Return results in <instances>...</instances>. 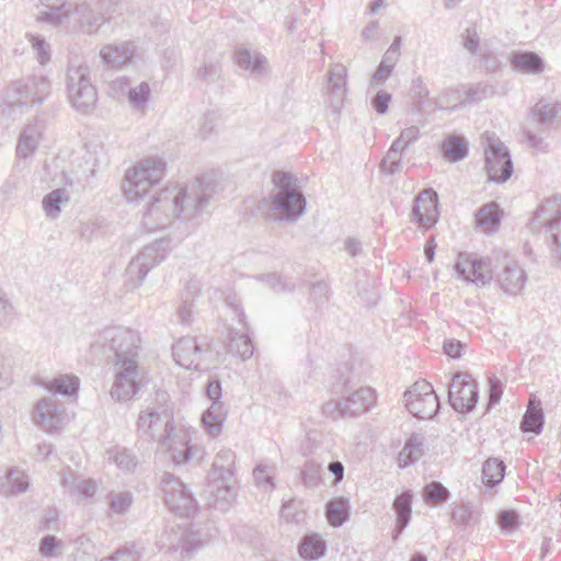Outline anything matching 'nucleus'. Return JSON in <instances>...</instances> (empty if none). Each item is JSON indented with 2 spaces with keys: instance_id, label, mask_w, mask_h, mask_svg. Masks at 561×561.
<instances>
[{
  "instance_id": "nucleus-17",
  "label": "nucleus",
  "mask_w": 561,
  "mask_h": 561,
  "mask_svg": "<svg viewBox=\"0 0 561 561\" xmlns=\"http://www.w3.org/2000/svg\"><path fill=\"white\" fill-rule=\"evenodd\" d=\"M116 375L111 389V397L115 401L131 400L140 389L138 363L128 362L127 365H115Z\"/></svg>"
},
{
  "instance_id": "nucleus-56",
  "label": "nucleus",
  "mask_w": 561,
  "mask_h": 561,
  "mask_svg": "<svg viewBox=\"0 0 561 561\" xmlns=\"http://www.w3.org/2000/svg\"><path fill=\"white\" fill-rule=\"evenodd\" d=\"M402 156L403 154H401V152L393 153L391 151H387L380 162L381 172L388 175L396 174L400 170Z\"/></svg>"
},
{
  "instance_id": "nucleus-42",
  "label": "nucleus",
  "mask_w": 561,
  "mask_h": 561,
  "mask_svg": "<svg viewBox=\"0 0 561 561\" xmlns=\"http://www.w3.org/2000/svg\"><path fill=\"white\" fill-rule=\"evenodd\" d=\"M69 201V195L65 188H56L44 196L43 209L46 216L50 219H56L61 211V204Z\"/></svg>"
},
{
  "instance_id": "nucleus-10",
  "label": "nucleus",
  "mask_w": 561,
  "mask_h": 561,
  "mask_svg": "<svg viewBox=\"0 0 561 561\" xmlns=\"http://www.w3.org/2000/svg\"><path fill=\"white\" fill-rule=\"evenodd\" d=\"M67 90L69 100L77 111L88 113L95 107L98 93L91 83L87 65H70L68 67Z\"/></svg>"
},
{
  "instance_id": "nucleus-15",
  "label": "nucleus",
  "mask_w": 561,
  "mask_h": 561,
  "mask_svg": "<svg viewBox=\"0 0 561 561\" xmlns=\"http://www.w3.org/2000/svg\"><path fill=\"white\" fill-rule=\"evenodd\" d=\"M489 181L505 183L513 174V162L508 148L500 140L488 138L484 152Z\"/></svg>"
},
{
  "instance_id": "nucleus-31",
  "label": "nucleus",
  "mask_w": 561,
  "mask_h": 561,
  "mask_svg": "<svg viewBox=\"0 0 561 561\" xmlns=\"http://www.w3.org/2000/svg\"><path fill=\"white\" fill-rule=\"evenodd\" d=\"M236 62L244 70L250 71L253 75L261 76L265 72L266 58L256 53L254 55L248 48L239 47L236 50Z\"/></svg>"
},
{
  "instance_id": "nucleus-54",
  "label": "nucleus",
  "mask_w": 561,
  "mask_h": 561,
  "mask_svg": "<svg viewBox=\"0 0 561 561\" xmlns=\"http://www.w3.org/2000/svg\"><path fill=\"white\" fill-rule=\"evenodd\" d=\"M253 478L260 488H264L265 490H273L275 486L273 468L267 465L259 463L253 470Z\"/></svg>"
},
{
  "instance_id": "nucleus-35",
  "label": "nucleus",
  "mask_w": 561,
  "mask_h": 561,
  "mask_svg": "<svg viewBox=\"0 0 561 561\" xmlns=\"http://www.w3.org/2000/svg\"><path fill=\"white\" fill-rule=\"evenodd\" d=\"M325 516L333 527H341L350 518V502L345 497H336L328 502Z\"/></svg>"
},
{
  "instance_id": "nucleus-59",
  "label": "nucleus",
  "mask_w": 561,
  "mask_h": 561,
  "mask_svg": "<svg viewBox=\"0 0 561 561\" xmlns=\"http://www.w3.org/2000/svg\"><path fill=\"white\" fill-rule=\"evenodd\" d=\"M14 307L0 289V325H9L14 319Z\"/></svg>"
},
{
  "instance_id": "nucleus-55",
  "label": "nucleus",
  "mask_w": 561,
  "mask_h": 561,
  "mask_svg": "<svg viewBox=\"0 0 561 561\" xmlns=\"http://www.w3.org/2000/svg\"><path fill=\"white\" fill-rule=\"evenodd\" d=\"M463 47L474 56H478L480 50V36L474 26L467 27L461 35Z\"/></svg>"
},
{
  "instance_id": "nucleus-25",
  "label": "nucleus",
  "mask_w": 561,
  "mask_h": 561,
  "mask_svg": "<svg viewBox=\"0 0 561 561\" xmlns=\"http://www.w3.org/2000/svg\"><path fill=\"white\" fill-rule=\"evenodd\" d=\"M412 499L413 493L411 490L403 491L398 495L392 504V508L396 513V526L392 530V540L397 541L409 525L412 514Z\"/></svg>"
},
{
  "instance_id": "nucleus-2",
  "label": "nucleus",
  "mask_w": 561,
  "mask_h": 561,
  "mask_svg": "<svg viewBox=\"0 0 561 561\" xmlns=\"http://www.w3.org/2000/svg\"><path fill=\"white\" fill-rule=\"evenodd\" d=\"M274 188L261 201V208L266 209L264 218L273 222H296L307 207L306 197L295 175L276 171L272 178Z\"/></svg>"
},
{
  "instance_id": "nucleus-33",
  "label": "nucleus",
  "mask_w": 561,
  "mask_h": 561,
  "mask_svg": "<svg viewBox=\"0 0 561 561\" xmlns=\"http://www.w3.org/2000/svg\"><path fill=\"white\" fill-rule=\"evenodd\" d=\"M227 417V411L224 404H211L203 414V425L205 431L211 437H217L221 432Z\"/></svg>"
},
{
  "instance_id": "nucleus-26",
  "label": "nucleus",
  "mask_w": 561,
  "mask_h": 561,
  "mask_svg": "<svg viewBox=\"0 0 561 561\" xmlns=\"http://www.w3.org/2000/svg\"><path fill=\"white\" fill-rule=\"evenodd\" d=\"M526 279L525 271L516 263L507 264L497 275V283L501 289L512 296H516L522 291Z\"/></svg>"
},
{
  "instance_id": "nucleus-8",
  "label": "nucleus",
  "mask_w": 561,
  "mask_h": 561,
  "mask_svg": "<svg viewBox=\"0 0 561 561\" xmlns=\"http://www.w3.org/2000/svg\"><path fill=\"white\" fill-rule=\"evenodd\" d=\"M377 401V393L370 387L345 390L337 400H330L322 405L325 416L333 420L354 419L368 412Z\"/></svg>"
},
{
  "instance_id": "nucleus-5",
  "label": "nucleus",
  "mask_w": 561,
  "mask_h": 561,
  "mask_svg": "<svg viewBox=\"0 0 561 561\" xmlns=\"http://www.w3.org/2000/svg\"><path fill=\"white\" fill-rule=\"evenodd\" d=\"M169 394L165 391L156 392V405L140 411L137 420V435L139 439L148 443H160V436L175 427L173 409L169 404Z\"/></svg>"
},
{
  "instance_id": "nucleus-58",
  "label": "nucleus",
  "mask_w": 561,
  "mask_h": 561,
  "mask_svg": "<svg viewBox=\"0 0 561 561\" xmlns=\"http://www.w3.org/2000/svg\"><path fill=\"white\" fill-rule=\"evenodd\" d=\"M130 88V80L126 76H119L112 80L108 84L110 94L116 99L127 96Z\"/></svg>"
},
{
  "instance_id": "nucleus-11",
  "label": "nucleus",
  "mask_w": 561,
  "mask_h": 561,
  "mask_svg": "<svg viewBox=\"0 0 561 561\" xmlns=\"http://www.w3.org/2000/svg\"><path fill=\"white\" fill-rule=\"evenodd\" d=\"M165 505L180 517L188 518L196 512L197 502L187 486L174 474L165 472L161 478Z\"/></svg>"
},
{
  "instance_id": "nucleus-23",
  "label": "nucleus",
  "mask_w": 561,
  "mask_h": 561,
  "mask_svg": "<svg viewBox=\"0 0 561 561\" xmlns=\"http://www.w3.org/2000/svg\"><path fill=\"white\" fill-rule=\"evenodd\" d=\"M135 56V46L130 42L107 44L100 50V58L107 68H122L131 62Z\"/></svg>"
},
{
  "instance_id": "nucleus-20",
  "label": "nucleus",
  "mask_w": 561,
  "mask_h": 561,
  "mask_svg": "<svg viewBox=\"0 0 561 561\" xmlns=\"http://www.w3.org/2000/svg\"><path fill=\"white\" fill-rule=\"evenodd\" d=\"M455 270L461 278L477 286H484L492 279L488 264L483 260H470L468 255L460 254Z\"/></svg>"
},
{
  "instance_id": "nucleus-13",
  "label": "nucleus",
  "mask_w": 561,
  "mask_h": 561,
  "mask_svg": "<svg viewBox=\"0 0 561 561\" xmlns=\"http://www.w3.org/2000/svg\"><path fill=\"white\" fill-rule=\"evenodd\" d=\"M403 397L408 411L417 419H432L439 410V399L433 386L425 380L416 381Z\"/></svg>"
},
{
  "instance_id": "nucleus-53",
  "label": "nucleus",
  "mask_w": 561,
  "mask_h": 561,
  "mask_svg": "<svg viewBox=\"0 0 561 561\" xmlns=\"http://www.w3.org/2000/svg\"><path fill=\"white\" fill-rule=\"evenodd\" d=\"M257 279L265 282L276 293L291 291L295 288V284L289 282L286 277L276 273L262 274L256 277Z\"/></svg>"
},
{
  "instance_id": "nucleus-18",
  "label": "nucleus",
  "mask_w": 561,
  "mask_h": 561,
  "mask_svg": "<svg viewBox=\"0 0 561 561\" xmlns=\"http://www.w3.org/2000/svg\"><path fill=\"white\" fill-rule=\"evenodd\" d=\"M173 357L175 362L186 369L206 370L207 366L203 365V357L209 352V345L199 344L193 336L180 339L173 345Z\"/></svg>"
},
{
  "instance_id": "nucleus-6",
  "label": "nucleus",
  "mask_w": 561,
  "mask_h": 561,
  "mask_svg": "<svg viewBox=\"0 0 561 561\" xmlns=\"http://www.w3.org/2000/svg\"><path fill=\"white\" fill-rule=\"evenodd\" d=\"M172 248L173 242L170 237H163L145 245L142 250L131 259L126 268V286L130 289L138 288L144 283L149 271L168 257Z\"/></svg>"
},
{
  "instance_id": "nucleus-43",
  "label": "nucleus",
  "mask_w": 561,
  "mask_h": 561,
  "mask_svg": "<svg viewBox=\"0 0 561 561\" xmlns=\"http://www.w3.org/2000/svg\"><path fill=\"white\" fill-rule=\"evenodd\" d=\"M451 519L461 527H472L479 520V512L469 504L461 503L453 508Z\"/></svg>"
},
{
  "instance_id": "nucleus-21",
  "label": "nucleus",
  "mask_w": 561,
  "mask_h": 561,
  "mask_svg": "<svg viewBox=\"0 0 561 561\" xmlns=\"http://www.w3.org/2000/svg\"><path fill=\"white\" fill-rule=\"evenodd\" d=\"M347 70L342 64L333 65L328 72V93L329 103L334 113H339L343 107L346 96Z\"/></svg>"
},
{
  "instance_id": "nucleus-50",
  "label": "nucleus",
  "mask_w": 561,
  "mask_h": 561,
  "mask_svg": "<svg viewBox=\"0 0 561 561\" xmlns=\"http://www.w3.org/2000/svg\"><path fill=\"white\" fill-rule=\"evenodd\" d=\"M149 95L150 87L147 82L144 81L137 87L130 88L127 99L134 108L142 110L148 102Z\"/></svg>"
},
{
  "instance_id": "nucleus-24",
  "label": "nucleus",
  "mask_w": 561,
  "mask_h": 561,
  "mask_svg": "<svg viewBox=\"0 0 561 561\" xmlns=\"http://www.w3.org/2000/svg\"><path fill=\"white\" fill-rule=\"evenodd\" d=\"M44 129L45 124L41 119H35L24 127L16 146V156L19 158H28L36 151Z\"/></svg>"
},
{
  "instance_id": "nucleus-32",
  "label": "nucleus",
  "mask_w": 561,
  "mask_h": 561,
  "mask_svg": "<svg viewBox=\"0 0 561 561\" xmlns=\"http://www.w3.org/2000/svg\"><path fill=\"white\" fill-rule=\"evenodd\" d=\"M423 453V438L417 434L411 435L398 455L399 467L407 468L413 465L422 457Z\"/></svg>"
},
{
  "instance_id": "nucleus-51",
  "label": "nucleus",
  "mask_w": 561,
  "mask_h": 561,
  "mask_svg": "<svg viewBox=\"0 0 561 561\" xmlns=\"http://www.w3.org/2000/svg\"><path fill=\"white\" fill-rule=\"evenodd\" d=\"M495 94V89L493 85L488 83H478L476 85L469 87L466 90V100L465 102L469 104H473L491 98Z\"/></svg>"
},
{
  "instance_id": "nucleus-64",
  "label": "nucleus",
  "mask_w": 561,
  "mask_h": 561,
  "mask_svg": "<svg viewBox=\"0 0 561 561\" xmlns=\"http://www.w3.org/2000/svg\"><path fill=\"white\" fill-rule=\"evenodd\" d=\"M141 552L135 546L123 547L114 553L115 561H139Z\"/></svg>"
},
{
  "instance_id": "nucleus-47",
  "label": "nucleus",
  "mask_w": 561,
  "mask_h": 561,
  "mask_svg": "<svg viewBox=\"0 0 561 561\" xmlns=\"http://www.w3.org/2000/svg\"><path fill=\"white\" fill-rule=\"evenodd\" d=\"M236 454L231 449H221L217 453L210 471L236 474Z\"/></svg>"
},
{
  "instance_id": "nucleus-34",
  "label": "nucleus",
  "mask_w": 561,
  "mask_h": 561,
  "mask_svg": "<svg viewBox=\"0 0 561 561\" xmlns=\"http://www.w3.org/2000/svg\"><path fill=\"white\" fill-rule=\"evenodd\" d=\"M444 158L449 162L463 160L468 153V144L461 136L450 135L442 144Z\"/></svg>"
},
{
  "instance_id": "nucleus-29",
  "label": "nucleus",
  "mask_w": 561,
  "mask_h": 561,
  "mask_svg": "<svg viewBox=\"0 0 561 561\" xmlns=\"http://www.w3.org/2000/svg\"><path fill=\"white\" fill-rule=\"evenodd\" d=\"M501 208L496 202L481 206L476 214V225L484 232L490 233L499 229L501 224Z\"/></svg>"
},
{
  "instance_id": "nucleus-48",
  "label": "nucleus",
  "mask_w": 561,
  "mask_h": 561,
  "mask_svg": "<svg viewBox=\"0 0 561 561\" xmlns=\"http://www.w3.org/2000/svg\"><path fill=\"white\" fill-rule=\"evenodd\" d=\"M221 75V65L218 60L204 61L195 69V77L198 80L211 83L217 81Z\"/></svg>"
},
{
  "instance_id": "nucleus-38",
  "label": "nucleus",
  "mask_w": 561,
  "mask_h": 561,
  "mask_svg": "<svg viewBox=\"0 0 561 561\" xmlns=\"http://www.w3.org/2000/svg\"><path fill=\"white\" fill-rule=\"evenodd\" d=\"M298 551L301 558L317 560L324 556L327 551L325 542L317 534H310L302 537Z\"/></svg>"
},
{
  "instance_id": "nucleus-1",
  "label": "nucleus",
  "mask_w": 561,
  "mask_h": 561,
  "mask_svg": "<svg viewBox=\"0 0 561 561\" xmlns=\"http://www.w3.org/2000/svg\"><path fill=\"white\" fill-rule=\"evenodd\" d=\"M216 191L215 178L208 173L196 176L188 185H168L146 204L141 225L152 232L165 229L176 220H192L205 211Z\"/></svg>"
},
{
  "instance_id": "nucleus-40",
  "label": "nucleus",
  "mask_w": 561,
  "mask_h": 561,
  "mask_svg": "<svg viewBox=\"0 0 561 561\" xmlns=\"http://www.w3.org/2000/svg\"><path fill=\"white\" fill-rule=\"evenodd\" d=\"M30 488L28 477L18 469L11 468L5 474V483L2 484L4 495H18L24 493Z\"/></svg>"
},
{
  "instance_id": "nucleus-46",
  "label": "nucleus",
  "mask_w": 561,
  "mask_h": 561,
  "mask_svg": "<svg viewBox=\"0 0 561 561\" xmlns=\"http://www.w3.org/2000/svg\"><path fill=\"white\" fill-rule=\"evenodd\" d=\"M425 502L431 504L446 503L450 496L449 490L438 481H432L423 490Z\"/></svg>"
},
{
  "instance_id": "nucleus-41",
  "label": "nucleus",
  "mask_w": 561,
  "mask_h": 561,
  "mask_svg": "<svg viewBox=\"0 0 561 561\" xmlns=\"http://www.w3.org/2000/svg\"><path fill=\"white\" fill-rule=\"evenodd\" d=\"M505 465L497 458H489L482 466V481L488 488H493L502 480L505 476Z\"/></svg>"
},
{
  "instance_id": "nucleus-27",
  "label": "nucleus",
  "mask_w": 561,
  "mask_h": 561,
  "mask_svg": "<svg viewBox=\"0 0 561 561\" xmlns=\"http://www.w3.org/2000/svg\"><path fill=\"white\" fill-rule=\"evenodd\" d=\"M238 491V484H207L206 494L208 505L215 510L226 512L233 503Z\"/></svg>"
},
{
  "instance_id": "nucleus-45",
  "label": "nucleus",
  "mask_w": 561,
  "mask_h": 561,
  "mask_svg": "<svg viewBox=\"0 0 561 561\" xmlns=\"http://www.w3.org/2000/svg\"><path fill=\"white\" fill-rule=\"evenodd\" d=\"M134 503V495L129 491L111 492L108 494V507L116 515H124Z\"/></svg>"
},
{
  "instance_id": "nucleus-12",
  "label": "nucleus",
  "mask_w": 561,
  "mask_h": 561,
  "mask_svg": "<svg viewBox=\"0 0 561 561\" xmlns=\"http://www.w3.org/2000/svg\"><path fill=\"white\" fill-rule=\"evenodd\" d=\"M121 0H89L77 5L73 20L78 28L88 35L94 34L111 20L113 10Z\"/></svg>"
},
{
  "instance_id": "nucleus-63",
  "label": "nucleus",
  "mask_w": 561,
  "mask_h": 561,
  "mask_svg": "<svg viewBox=\"0 0 561 561\" xmlns=\"http://www.w3.org/2000/svg\"><path fill=\"white\" fill-rule=\"evenodd\" d=\"M392 72V68L380 62L370 78L369 85L371 88L382 85L390 78Z\"/></svg>"
},
{
  "instance_id": "nucleus-57",
  "label": "nucleus",
  "mask_w": 561,
  "mask_h": 561,
  "mask_svg": "<svg viewBox=\"0 0 561 561\" xmlns=\"http://www.w3.org/2000/svg\"><path fill=\"white\" fill-rule=\"evenodd\" d=\"M60 547L61 540L55 536L48 535L42 538L38 551L44 558H53L58 556Z\"/></svg>"
},
{
  "instance_id": "nucleus-36",
  "label": "nucleus",
  "mask_w": 561,
  "mask_h": 561,
  "mask_svg": "<svg viewBox=\"0 0 561 561\" xmlns=\"http://www.w3.org/2000/svg\"><path fill=\"white\" fill-rule=\"evenodd\" d=\"M545 416L540 403L535 405L529 403L523 419L520 421V430L524 433H533L539 435L543 430Z\"/></svg>"
},
{
  "instance_id": "nucleus-61",
  "label": "nucleus",
  "mask_w": 561,
  "mask_h": 561,
  "mask_svg": "<svg viewBox=\"0 0 561 561\" xmlns=\"http://www.w3.org/2000/svg\"><path fill=\"white\" fill-rule=\"evenodd\" d=\"M391 101V94L385 90H379L371 99L373 108L380 115L386 114Z\"/></svg>"
},
{
  "instance_id": "nucleus-44",
  "label": "nucleus",
  "mask_w": 561,
  "mask_h": 561,
  "mask_svg": "<svg viewBox=\"0 0 561 561\" xmlns=\"http://www.w3.org/2000/svg\"><path fill=\"white\" fill-rule=\"evenodd\" d=\"M108 459L112 460L118 469L125 472H131L137 466L135 455L127 448L116 447L108 451Z\"/></svg>"
},
{
  "instance_id": "nucleus-14",
  "label": "nucleus",
  "mask_w": 561,
  "mask_h": 561,
  "mask_svg": "<svg viewBox=\"0 0 561 561\" xmlns=\"http://www.w3.org/2000/svg\"><path fill=\"white\" fill-rule=\"evenodd\" d=\"M479 400L478 385L468 373H457L448 383V402L458 413H470Z\"/></svg>"
},
{
  "instance_id": "nucleus-28",
  "label": "nucleus",
  "mask_w": 561,
  "mask_h": 561,
  "mask_svg": "<svg viewBox=\"0 0 561 561\" xmlns=\"http://www.w3.org/2000/svg\"><path fill=\"white\" fill-rule=\"evenodd\" d=\"M513 70L539 75L545 70V60L535 51L516 50L508 58Z\"/></svg>"
},
{
  "instance_id": "nucleus-30",
  "label": "nucleus",
  "mask_w": 561,
  "mask_h": 561,
  "mask_svg": "<svg viewBox=\"0 0 561 561\" xmlns=\"http://www.w3.org/2000/svg\"><path fill=\"white\" fill-rule=\"evenodd\" d=\"M44 387L54 396L60 394L69 398H77L80 379L75 375H59L46 382Z\"/></svg>"
},
{
  "instance_id": "nucleus-60",
  "label": "nucleus",
  "mask_w": 561,
  "mask_h": 561,
  "mask_svg": "<svg viewBox=\"0 0 561 561\" xmlns=\"http://www.w3.org/2000/svg\"><path fill=\"white\" fill-rule=\"evenodd\" d=\"M32 46L38 61L45 65L50 59L49 46L44 38L37 36L32 37Z\"/></svg>"
},
{
  "instance_id": "nucleus-19",
  "label": "nucleus",
  "mask_w": 561,
  "mask_h": 561,
  "mask_svg": "<svg viewBox=\"0 0 561 561\" xmlns=\"http://www.w3.org/2000/svg\"><path fill=\"white\" fill-rule=\"evenodd\" d=\"M416 222L425 230L435 226L439 218L438 194L432 187L424 188L416 197L412 208Z\"/></svg>"
},
{
  "instance_id": "nucleus-22",
  "label": "nucleus",
  "mask_w": 561,
  "mask_h": 561,
  "mask_svg": "<svg viewBox=\"0 0 561 561\" xmlns=\"http://www.w3.org/2000/svg\"><path fill=\"white\" fill-rule=\"evenodd\" d=\"M34 420L45 432H54L60 427L64 411L57 407L53 398H45L36 404Z\"/></svg>"
},
{
  "instance_id": "nucleus-62",
  "label": "nucleus",
  "mask_w": 561,
  "mask_h": 561,
  "mask_svg": "<svg viewBox=\"0 0 561 561\" xmlns=\"http://www.w3.org/2000/svg\"><path fill=\"white\" fill-rule=\"evenodd\" d=\"M497 524L503 530L512 531L518 524V515L514 511H502L497 515Z\"/></svg>"
},
{
  "instance_id": "nucleus-49",
  "label": "nucleus",
  "mask_w": 561,
  "mask_h": 561,
  "mask_svg": "<svg viewBox=\"0 0 561 561\" xmlns=\"http://www.w3.org/2000/svg\"><path fill=\"white\" fill-rule=\"evenodd\" d=\"M300 477L306 488H316L321 482V467L313 460L306 461L300 471Z\"/></svg>"
},
{
  "instance_id": "nucleus-16",
  "label": "nucleus",
  "mask_w": 561,
  "mask_h": 561,
  "mask_svg": "<svg viewBox=\"0 0 561 561\" xmlns=\"http://www.w3.org/2000/svg\"><path fill=\"white\" fill-rule=\"evenodd\" d=\"M158 447L175 466L184 465L192 458L191 435L182 426H175L173 431L160 436Z\"/></svg>"
},
{
  "instance_id": "nucleus-3",
  "label": "nucleus",
  "mask_w": 561,
  "mask_h": 561,
  "mask_svg": "<svg viewBox=\"0 0 561 561\" xmlns=\"http://www.w3.org/2000/svg\"><path fill=\"white\" fill-rule=\"evenodd\" d=\"M140 336L138 332L122 328L112 327L104 329L91 345L95 354L114 359V365H127L128 362L137 363Z\"/></svg>"
},
{
  "instance_id": "nucleus-4",
  "label": "nucleus",
  "mask_w": 561,
  "mask_h": 561,
  "mask_svg": "<svg viewBox=\"0 0 561 561\" xmlns=\"http://www.w3.org/2000/svg\"><path fill=\"white\" fill-rule=\"evenodd\" d=\"M167 163L159 157L138 161L125 174L124 195L129 203H138L165 174Z\"/></svg>"
},
{
  "instance_id": "nucleus-9",
  "label": "nucleus",
  "mask_w": 561,
  "mask_h": 561,
  "mask_svg": "<svg viewBox=\"0 0 561 561\" xmlns=\"http://www.w3.org/2000/svg\"><path fill=\"white\" fill-rule=\"evenodd\" d=\"M208 535L194 529L190 523L168 525L158 541L168 552H180L183 558H191L207 541Z\"/></svg>"
},
{
  "instance_id": "nucleus-37",
  "label": "nucleus",
  "mask_w": 561,
  "mask_h": 561,
  "mask_svg": "<svg viewBox=\"0 0 561 561\" xmlns=\"http://www.w3.org/2000/svg\"><path fill=\"white\" fill-rule=\"evenodd\" d=\"M533 118L540 125H550L561 116V103L545 100L537 102L530 111Z\"/></svg>"
},
{
  "instance_id": "nucleus-39",
  "label": "nucleus",
  "mask_w": 561,
  "mask_h": 561,
  "mask_svg": "<svg viewBox=\"0 0 561 561\" xmlns=\"http://www.w3.org/2000/svg\"><path fill=\"white\" fill-rule=\"evenodd\" d=\"M229 352L234 356L247 360L252 357L254 353V345L252 339L248 333H238L233 330L229 333Z\"/></svg>"
},
{
  "instance_id": "nucleus-52",
  "label": "nucleus",
  "mask_w": 561,
  "mask_h": 561,
  "mask_svg": "<svg viewBox=\"0 0 561 561\" xmlns=\"http://www.w3.org/2000/svg\"><path fill=\"white\" fill-rule=\"evenodd\" d=\"M42 4L49 9L43 12L41 20L48 23H59L62 18V9L66 5V0H41Z\"/></svg>"
},
{
  "instance_id": "nucleus-7",
  "label": "nucleus",
  "mask_w": 561,
  "mask_h": 561,
  "mask_svg": "<svg viewBox=\"0 0 561 561\" xmlns=\"http://www.w3.org/2000/svg\"><path fill=\"white\" fill-rule=\"evenodd\" d=\"M533 230L545 229L551 240V257L561 266V195L546 198L529 221Z\"/></svg>"
}]
</instances>
